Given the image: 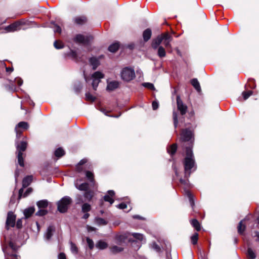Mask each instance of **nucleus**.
Here are the masks:
<instances>
[{"label": "nucleus", "mask_w": 259, "mask_h": 259, "mask_svg": "<svg viewBox=\"0 0 259 259\" xmlns=\"http://www.w3.org/2000/svg\"><path fill=\"white\" fill-rule=\"evenodd\" d=\"M126 207H127V205L124 203H121L119 204V205H118V206H117L118 208H119L120 209H123L126 208Z\"/></svg>", "instance_id": "bf43d9fd"}, {"label": "nucleus", "mask_w": 259, "mask_h": 259, "mask_svg": "<svg viewBox=\"0 0 259 259\" xmlns=\"http://www.w3.org/2000/svg\"><path fill=\"white\" fill-rule=\"evenodd\" d=\"M87 242L89 245V248L92 249L94 247V243L93 241L89 238H87Z\"/></svg>", "instance_id": "8fccbe9b"}, {"label": "nucleus", "mask_w": 259, "mask_h": 259, "mask_svg": "<svg viewBox=\"0 0 259 259\" xmlns=\"http://www.w3.org/2000/svg\"><path fill=\"white\" fill-rule=\"evenodd\" d=\"M119 47V44L118 42H115L111 45L109 48L108 50L112 53H114L117 51Z\"/></svg>", "instance_id": "bb28decb"}, {"label": "nucleus", "mask_w": 259, "mask_h": 259, "mask_svg": "<svg viewBox=\"0 0 259 259\" xmlns=\"http://www.w3.org/2000/svg\"><path fill=\"white\" fill-rule=\"evenodd\" d=\"M143 36L144 40L145 41H148L151 36V31L150 29H146L144 32L143 34Z\"/></svg>", "instance_id": "b1692460"}, {"label": "nucleus", "mask_w": 259, "mask_h": 259, "mask_svg": "<svg viewBox=\"0 0 259 259\" xmlns=\"http://www.w3.org/2000/svg\"><path fill=\"white\" fill-rule=\"evenodd\" d=\"M86 162H87L86 159H82L81 160H80V161L79 163V165L77 166V170H78L79 171H80L81 169H79V165H83V164H84Z\"/></svg>", "instance_id": "6e6d98bb"}, {"label": "nucleus", "mask_w": 259, "mask_h": 259, "mask_svg": "<svg viewBox=\"0 0 259 259\" xmlns=\"http://www.w3.org/2000/svg\"><path fill=\"white\" fill-rule=\"evenodd\" d=\"M86 177L91 183H92L93 184H94V175L92 172L90 171H87Z\"/></svg>", "instance_id": "e433bc0d"}, {"label": "nucleus", "mask_w": 259, "mask_h": 259, "mask_svg": "<svg viewBox=\"0 0 259 259\" xmlns=\"http://www.w3.org/2000/svg\"><path fill=\"white\" fill-rule=\"evenodd\" d=\"M54 31L55 32L60 33L61 32V29L60 27L56 24H54Z\"/></svg>", "instance_id": "864d4df0"}, {"label": "nucleus", "mask_w": 259, "mask_h": 259, "mask_svg": "<svg viewBox=\"0 0 259 259\" xmlns=\"http://www.w3.org/2000/svg\"><path fill=\"white\" fill-rule=\"evenodd\" d=\"M158 107V103L156 101H153L152 102V108L153 110H156Z\"/></svg>", "instance_id": "13d9d810"}, {"label": "nucleus", "mask_w": 259, "mask_h": 259, "mask_svg": "<svg viewBox=\"0 0 259 259\" xmlns=\"http://www.w3.org/2000/svg\"><path fill=\"white\" fill-rule=\"evenodd\" d=\"M95 222L98 225H105L107 224V222L103 219L98 218L95 220Z\"/></svg>", "instance_id": "4c0bfd02"}, {"label": "nucleus", "mask_w": 259, "mask_h": 259, "mask_svg": "<svg viewBox=\"0 0 259 259\" xmlns=\"http://www.w3.org/2000/svg\"><path fill=\"white\" fill-rule=\"evenodd\" d=\"M23 189H21L19 190V197L20 198L22 197H25L27 196L31 192H32V189L28 188L26 192L24 193V194L23 195Z\"/></svg>", "instance_id": "c85d7f7f"}, {"label": "nucleus", "mask_w": 259, "mask_h": 259, "mask_svg": "<svg viewBox=\"0 0 259 259\" xmlns=\"http://www.w3.org/2000/svg\"><path fill=\"white\" fill-rule=\"evenodd\" d=\"M87 228H88V230L89 232L93 231H95L96 230L95 228L92 227H90V226H88Z\"/></svg>", "instance_id": "338daca9"}, {"label": "nucleus", "mask_w": 259, "mask_h": 259, "mask_svg": "<svg viewBox=\"0 0 259 259\" xmlns=\"http://www.w3.org/2000/svg\"><path fill=\"white\" fill-rule=\"evenodd\" d=\"M58 259H66V255L63 253H60L58 255Z\"/></svg>", "instance_id": "0e129e2a"}, {"label": "nucleus", "mask_w": 259, "mask_h": 259, "mask_svg": "<svg viewBox=\"0 0 259 259\" xmlns=\"http://www.w3.org/2000/svg\"><path fill=\"white\" fill-rule=\"evenodd\" d=\"M114 192L112 190H109L108 191V194L106 195L104 199L105 201L110 202V204H112L114 202V199L113 197L114 196Z\"/></svg>", "instance_id": "f8f14e48"}, {"label": "nucleus", "mask_w": 259, "mask_h": 259, "mask_svg": "<svg viewBox=\"0 0 259 259\" xmlns=\"http://www.w3.org/2000/svg\"><path fill=\"white\" fill-rule=\"evenodd\" d=\"M21 23L19 22L14 23L5 28L6 32H14L20 29Z\"/></svg>", "instance_id": "1a4fd4ad"}, {"label": "nucleus", "mask_w": 259, "mask_h": 259, "mask_svg": "<svg viewBox=\"0 0 259 259\" xmlns=\"http://www.w3.org/2000/svg\"><path fill=\"white\" fill-rule=\"evenodd\" d=\"M177 148V145L173 144L167 149V152L171 155H173L175 153Z\"/></svg>", "instance_id": "f704fd0d"}, {"label": "nucleus", "mask_w": 259, "mask_h": 259, "mask_svg": "<svg viewBox=\"0 0 259 259\" xmlns=\"http://www.w3.org/2000/svg\"><path fill=\"white\" fill-rule=\"evenodd\" d=\"M85 99L87 101L93 102L95 100V97L90 93H87L85 94Z\"/></svg>", "instance_id": "79ce46f5"}, {"label": "nucleus", "mask_w": 259, "mask_h": 259, "mask_svg": "<svg viewBox=\"0 0 259 259\" xmlns=\"http://www.w3.org/2000/svg\"><path fill=\"white\" fill-rule=\"evenodd\" d=\"M143 85L144 87H145L148 89H149L151 90H154V87L152 83H149V82H146V83H144L143 84Z\"/></svg>", "instance_id": "3c124183"}, {"label": "nucleus", "mask_w": 259, "mask_h": 259, "mask_svg": "<svg viewBox=\"0 0 259 259\" xmlns=\"http://www.w3.org/2000/svg\"><path fill=\"white\" fill-rule=\"evenodd\" d=\"M186 194H187V196H188V198L189 199L190 202L191 203V205L192 206H193L194 205V201H193V196H192V195L188 190L186 191Z\"/></svg>", "instance_id": "c03bdc74"}, {"label": "nucleus", "mask_w": 259, "mask_h": 259, "mask_svg": "<svg viewBox=\"0 0 259 259\" xmlns=\"http://www.w3.org/2000/svg\"><path fill=\"white\" fill-rule=\"evenodd\" d=\"M132 236L137 240L143 241L144 240V236L142 234L134 233L132 234Z\"/></svg>", "instance_id": "ea45409f"}, {"label": "nucleus", "mask_w": 259, "mask_h": 259, "mask_svg": "<svg viewBox=\"0 0 259 259\" xmlns=\"http://www.w3.org/2000/svg\"><path fill=\"white\" fill-rule=\"evenodd\" d=\"M27 145V142L25 141H22L20 144H17L16 147L18 153H22L26 149Z\"/></svg>", "instance_id": "2eb2a0df"}, {"label": "nucleus", "mask_w": 259, "mask_h": 259, "mask_svg": "<svg viewBox=\"0 0 259 259\" xmlns=\"http://www.w3.org/2000/svg\"><path fill=\"white\" fill-rule=\"evenodd\" d=\"M191 241L192 243L193 244H196L197 242L198 239V233H195L192 237H191Z\"/></svg>", "instance_id": "49530a36"}, {"label": "nucleus", "mask_w": 259, "mask_h": 259, "mask_svg": "<svg viewBox=\"0 0 259 259\" xmlns=\"http://www.w3.org/2000/svg\"><path fill=\"white\" fill-rule=\"evenodd\" d=\"M152 247L157 251H159L160 250V247L155 243L153 244Z\"/></svg>", "instance_id": "052dcab7"}, {"label": "nucleus", "mask_w": 259, "mask_h": 259, "mask_svg": "<svg viewBox=\"0 0 259 259\" xmlns=\"http://www.w3.org/2000/svg\"><path fill=\"white\" fill-rule=\"evenodd\" d=\"M75 22L78 24H83L87 21V18L84 16H80L75 18Z\"/></svg>", "instance_id": "72a5a7b5"}, {"label": "nucleus", "mask_w": 259, "mask_h": 259, "mask_svg": "<svg viewBox=\"0 0 259 259\" xmlns=\"http://www.w3.org/2000/svg\"><path fill=\"white\" fill-rule=\"evenodd\" d=\"M180 182L182 184L184 185L185 186H186V187L188 186V183L187 181L181 179Z\"/></svg>", "instance_id": "69168bd1"}, {"label": "nucleus", "mask_w": 259, "mask_h": 259, "mask_svg": "<svg viewBox=\"0 0 259 259\" xmlns=\"http://www.w3.org/2000/svg\"><path fill=\"white\" fill-rule=\"evenodd\" d=\"M74 39L77 42L85 44L88 42L89 38L81 34H78L76 36Z\"/></svg>", "instance_id": "9b49d317"}, {"label": "nucleus", "mask_w": 259, "mask_h": 259, "mask_svg": "<svg viewBox=\"0 0 259 259\" xmlns=\"http://www.w3.org/2000/svg\"><path fill=\"white\" fill-rule=\"evenodd\" d=\"M126 236L125 235H120L117 236L115 238V243L121 245L123 243L125 242Z\"/></svg>", "instance_id": "6ab92c4d"}, {"label": "nucleus", "mask_w": 259, "mask_h": 259, "mask_svg": "<svg viewBox=\"0 0 259 259\" xmlns=\"http://www.w3.org/2000/svg\"><path fill=\"white\" fill-rule=\"evenodd\" d=\"M173 118L174 120V125L176 127L178 124L177 114L176 112L173 113Z\"/></svg>", "instance_id": "5fc2aeb1"}, {"label": "nucleus", "mask_w": 259, "mask_h": 259, "mask_svg": "<svg viewBox=\"0 0 259 259\" xmlns=\"http://www.w3.org/2000/svg\"><path fill=\"white\" fill-rule=\"evenodd\" d=\"M252 94L251 91H248L247 92H244L242 93V96L244 100L248 99Z\"/></svg>", "instance_id": "a18cd8bd"}, {"label": "nucleus", "mask_w": 259, "mask_h": 259, "mask_svg": "<svg viewBox=\"0 0 259 259\" xmlns=\"http://www.w3.org/2000/svg\"><path fill=\"white\" fill-rule=\"evenodd\" d=\"M47 211L45 208H39V210L36 212L37 215L43 216L46 214Z\"/></svg>", "instance_id": "09e8293b"}, {"label": "nucleus", "mask_w": 259, "mask_h": 259, "mask_svg": "<svg viewBox=\"0 0 259 259\" xmlns=\"http://www.w3.org/2000/svg\"><path fill=\"white\" fill-rule=\"evenodd\" d=\"M22 155H23V153L22 152L18 153V155H17L18 161L19 164L21 166H23L24 165Z\"/></svg>", "instance_id": "c9c22d12"}, {"label": "nucleus", "mask_w": 259, "mask_h": 259, "mask_svg": "<svg viewBox=\"0 0 259 259\" xmlns=\"http://www.w3.org/2000/svg\"><path fill=\"white\" fill-rule=\"evenodd\" d=\"M191 225L193 226L194 228L197 231H199L201 229L200 224L199 222L196 220L194 219L191 221Z\"/></svg>", "instance_id": "7c9ffc66"}, {"label": "nucleus", "mask_w": 259, "mask_h": 259, "mask_svg": "<svg viewBox=\"0 0 259 259\" xmlns=\"http://www.w3.org/2000/svg\"><path fill=\"white\" fill-rule=\"evenodd\" d=\"M16 226L18 228H21L22 227V221L21 220H18L16 223Z\"/></svg>", "instance_id": "e2e57ef3"}, {"label": "nucleus", "mask_w": 259, "mask_h": 259, "mask_svg": "<svg viewBox=\"0 0 259 259\" xmlns=\"http://www.w3.org/2000/svg\"><path fill=\"white\" fill-rule=\"evenodd\" d=\"M33 178L32 176H28L25 177L22 182V185L23 187H27L28 186L32 181Z\"/></svg>", "instance_id": "a211bd4d"}, {"label": "nucleus", "mask_w": 259, "mask_h": 259, "mask_svg": "<svg viewBox=\"0 0 259 259\" xmlns=\"http://www.w3.org/2000/svg\"><path fill=\"white\" fill-rule=\"evenodd\" d=\"M246 219L242 220L240 222L239 225L238 226V232L240 234H242L245 229V222L246 221Z\"/></svg>", "instance_id": "412c9836"}, {"label": "nucleus", "mask_w": 259, "mask_h": 259, "mask_svg": "<svg viewBox=\"0 0 259 259\" xmlns=\"http://www.w3.org/2000/svg\"><path fill=\"white\" fill-rule=\"evenodd\" d=\"M9 246L13 249V250H16L17 249L16 246L12 242H10L9 243Z\"/></svg>", "instance_id": "680f3d73"}, {"label": "nucleus", "mask_w": 259, "mask_h": 259, "mask_svg": "<svg viewBox=\"0 0 259 259\" xmlns=\"http://www.w3.org/2000/svg\"><path fill=\"white\" fill-rule=\"evenodd\" d=\"M104 75L101 72L97 71L92 75V87L94 90H96L99 83L100 81V79L103 78Z\"/></svg>", "instance_id": "20e7f679"}, {"label": "nucleus", "mask_w": 259, "mask_h": 259, "mask_svg": "<svg viewBox=\"0 0 259 259\" xmlns=\"http://www.w3.org/2000/svg\"><path fill=\"white\" fill-rule=\"evenodd\" d=\"M184 165L186 177L190 176L191 172V169L193 168H194L193 170L195 169L194 156L190 148H186V156L184 159Z\"/></svg>", "instance_id": "f257e3e1"}, {"label": "nucleus", "mask_w": 259, "mask_h": 259, "mask_svg": "<svg viewBox=\"0 0 259 259\" xmlns=\"http://www.w3.org/2000/svg\"><path fill=\"white\" fill-rule=\"evenodd\" d=\"M157 50V55L160 58L164 57L166 56V52L164 48L162 46H159Z\"/></svg>", "instance_id": "cd10ccee"}, {"label": "nucleus", "mask_w": 259, "mask_h": 259, "mask_svg": "<svg viewBox=\"0 0 259 259\" xmlns=\"http://www.w3.org/2000/svg\"><path fill=\"white\" fill-rule=\"evenodd\" d=\"M191 84L194 88L197 90V92H199L201 90L200 86L198 80L196 78L192 79L191 80Z\"/></svg>", "instance_id": "a878e982"}, {"label": "nucleus", "mask_w": 259, "mask_h": 259, "mask_svg": "<svg viewBox=\"0 0 259 259\" xmlns=\"http://www.w3.org/2000/svg\"><path fill=\"white\" fill-rule=\"evenodd\" d=\"M48 202L46 200L39 201L37 203V205L39 208H45L48 206Z\"/></svg>", "instance_id": "c756f323"}, {"label": "nucleus", "mask_w": 259, "mask_h": 259, "mask_svg": "<svg viewBox=\"0 0 259 259\" xmlns=\"http://www.w3.org/2000/svg\"><path fill=\"white\" fill-rule=\"evenodd\" d=\"M7 259H18V256L15 254H11L6 255Z\"/></svg>", "instance_id": "603ef678"}, {"label": "nucleus", "mask_w": 259, "mask_h": 259, "mask_svg": "<svg viewBox=\"0 0 259 259\" xmlns=\"http://www.w3.org/2000/svg\"><path fill=\"white\" fill-rule=\"evenodd\" d=\"M54 46L55 48L57 49H62L63 48L64 46L63 43L60 41H55L54 43Z\"/></svg>", "instance_id": "37998d69"}, {"label": "nucleus", "mask_w": 259, "mask_h": 259, "mask_svg": "<svg viewBox=\"0 0 259 259\" xmlns=\"http://www.w3.org/2000/svg\"><path fill=\"white\" fill-rule=\"evenodd\" d=\"M120 75L122 80L130 81L135 77V70L131 67H125L121 70Z\"/></svg>", "instance_id": "f03ea898"}, {"label": "nucleus", "mask_w": 259, "mask_h": 259, "mask_svg": "<svg viewBox=\"0 0 259 259\" xmlns=\"http://www.w3.org/2000/svg\"><path fill=\"white\" fill-rule=\"evenodd\" d=\"M110 251L113 253H117L123 250V247L121 246L112 245L110 247Z\"/></svg>", "instance_id": "f3484780"}, {"label": "nucleus", "mask_w": 259, "mask_h": 259, "mask_svg": "<svg viewBox=\"0 0 259 259\" xmlns=\"http://www.w3.org/2000/svg\"><path fill=\"white\" fill-rule=\"evenodd\" d=\"M15 81L19 86H21L23 83V80L20 78H17L15 79Z\"/></svg>", "instance_id": "4d7b16f0"}, {"label": "nucleus", "mask_w": 259, "mask_h": 259, "mask_svg": "<svg viewBox=\"0 0 259 259\" xmlns=\"http://www.w3.org/2000/svg\"><path fill=\"white\" fill-rule=\"evenodd\" d=\"M119 82L117 81H112L108 82L107 90L108 91H113L118 87Z\"/></svg>", "instance_id": "4468645a"}, {"label": "nucleus", "mask_w": 259, "mask_h": 259, "mask_svg": "<svg viewBox=\"0 0 259 259\" xmlns=\"http://www.w3.org/2000/svg\"><path fill=\"white\" fill-rule=\"evenodd\" d=\"M16 216L12 212H9L8 213L7 219L6 221V227L8 229L9 227H14L15 224Z\"/></svg>", "instance_id": "0eeeda50"}, {"label": "nucleus", "mask_w": 259, "mask_h": 259, "mask_svg": "<svg viewBox=\"0 0 259 259\" xmlns=\"http://www.w3.org/2000/svg\"><path fill=\"white\" fill-rule=\"evenodd\" d=\"M6 71L8 72H11L13 71V68H10V67H6Z\"/></svg>", "instance_id": "774afa93"}, {"label": "nucleus", "mask_w": 259, "mask_h": 259, "mask_svg": "<svg viewBox=\"0 0 259 259\" xmlns=\"http://www.w3.org/2000/svg\"><path fill=\"white\" fill-rule=\"evenodd\" d=\"M162 42V39L161 35H158L155 39H154L152 43V47L154 49L158 48Z\"/></svg>", "instance_id": "ddd939ff"}, {"label": "nucleus", "mask_w": 259, "mask_h": 259, "mask_svg": "<svg viewBox=\"0 0 259 259\" xmlns=\"http://www.w3.org/2000/svg\"><path fill=\"white\" fill-rule=\"evenodd\" d=\"M28 124L26 122L22 121L19 122L15 127L17 138H19L22 133V131L19 130V128H22L24 130H26L28 128Z\"/></svg>", "instance_id": "6e6552de"}, {"label": "nucleus", "mask_w": 259, "mask_h": 259, "mask_svg": "<svg viewBox=\"0 0 259 259\" xmlns=\"http://www.w3.org/2000/svg\"><path fill=\"white\" fill-rule=\"evenodd\" d=\"M55 231V227L53 226H50L47 229L45 234V238L49 240L53 235V232Z\"/></svg>", "instance_id": "dca6fc26"}, {"label": "nucleus", "mask_w": 259, "mask_h": 259, "mask_svg": "<svg viewBox=\"0 0 259 259\" xmlns=\"http://www.w3.org/2000/svg\"><path fill=\"white\" fill-rule=\"evenodd\" d=\"M177 103L178 110L180 111L182 115H184L186 113L187 106L183 104L180 97H177Z\"/></svg>", "instance_id": "9d476101"}, {"label": "nucleus", "mask_w": 259, "mask_h": 259, "mask_svg": "<svg viewBox=\"0 0 259 259\" xmlns=\"http://www.w3.org/2000/svg\"><path fill=\"white\" fill-rule=\"evenodd\" d=\"M84 197L87 200H91L93 196V192L91 191H88L85 192Z\"/></svg>", "instance_id": "58836bf2"}, {"label": "nucleus", "mask_w": 259, "mask_h": 259, "mask_svg": "<svg viewBox=\"0 0 259 259\" xmlns=\"http://www.w3.org/2000/svg\"><path fill=\"white\" fill-rule=\"evenodd\" d=\"M193 136V133L191 130L184 129L181 133V140L184 142L191 141Z\"/></svg>", "instance_id": "39448f33"}, {"label": "nucleus", "mask_w": 259, "mask_h": 259, "mask_svg": "<svg viewBox=\"0 0 259 259\" xmlns=\"http://www.w3.org/2000/svg\"><path fill=\"white\" fill-rule=\"evenodd\" d=\"M35 209L34 207H30L26 208L24 211V214L26 218L30 217L34 212Z\"/></svg>", "instance_id": "aec40b11"}, {"label": "nucleus", "mask_w": 259, "mask_h": 259, "mask_svg": "<svg viewBox=\"0 0 259 259\" xmlns=\"http://www.w3.org/2000/svg\"><path fill=\"white\" fill-rule=\"evenodd\" d=\"M71 202V199L69 197L65 196L62 198L58 202V210L62 213L66 212Z\"/></svg>", "instance_id": "7ed1b4c3"}, {"label": "nucleus", "mask_w": 259, "mask_h": 259, "mask_svg": "<svg viewBox=\"0 0 259 259\" xmlns=\"http://www.w3.org/2000/svg\"><path fill=\"white\" fill-rule=\"evenodd\" d=\"M246 255L249 259H254L256 257L255 251L250 247L248 248Z\"/></svg>", "instance_id": "4be33fe9"}, {"label": "nucleus", "mask_w": 259, "mask_h": 259, "mask_svg": "<svg viewBox=\"0 0 259 259\" xmlns=\"http://www.w3.org/2000/svg\"><path fill=\"white\" fill-rule=\"evenodd\" d=\"M162 41L165 47L167 48H171L170 42L172 40V37L168 33H164L161 34Z\"/></svg>", "instance_id": "423d86ee"}, {"label": "nucleus", "mask_w": 259, "mask_h": 259, "mask_svg": "<svg viewBox=\"0 0 259 259\" xmlns=\"http://www.w3.org/2000/svg\"><path fill=\"white\" fill-rule=\"evenodd\" d=\"M75 185L77 188L81 191L87 190L89 185L87 183H84L79 185H78V184L76 183Z\"/></svg>", "instance_id": "2f4dec72"}, {"label": "nucleus", "mask_w": 259, "mask_h": 259, "mask_svg": "<svg viewBox=\"0 0 259 259\" xmlns=\"http://www.w3.org/2000/svg\"><path fill=\"white\" fill-rule=\"evenodd\" d=\"M65 154V152L64 150L61 148H59L56 150L55 151V155L59 158Z\"/></svg>", "instance_id": "473e14b6"}, {"label": "nucleus", "mask_w": 259, "mask_h": 259, "mask_svg": "<svg viewBox=\"0 0 259 259\" xmlns=\"http://www.w3.org/2000/svg\"><path fill=\"white\" fill-rule=\"evenodd\" d=\"M91 210V205L88 203H84L82 206V211L83 212H88Z\"/></svg>", "instance_id": "a19ab883"}, {"label": "nucleus", "mask_w": 259, "mask_h": 259, "mask_svg": "<svg viewBox=\"0 0 259 259\" xmlns=\"http://www.w3.org/2000/svg\"><path fill=\"white\" fill-rule=\"evenodd\" d=\"M90 62L91 65L93 66V69H96L99 65V60L95 57L91 58L90 59Z\"/></svg>", "instance_id": "393cba45"}, {"label": "nucleus", "mask_w": 259, "mask_h": 259, "mask_svg": "<svg viewBox=\"0 0 259 259\" xmlns=\"http://www.w3.org/2000/svg\"><path fill=\"white\" fill-rule=\"evenodd\" d=\"M71 246V251L73 253L76 254L78 252V248L72 242H70Z\"/></svg>", "instance_id": "de8ad7c7"}, {"label": "nucleus", "mask_w": 259, "mask_h": 259, "mask_svg": "<svg viewBox=\"0 0 259 259\" xmlns=\"http://www.w3.org/2000/svg\"><path fill=\"white\" fill-rule=\"evenodd\" d=\"M108 246V244L106 242L100 240L96 244V247L100 249H104Z\"/></svg>", "instance_id": "5701e85b"}]
</instances>
